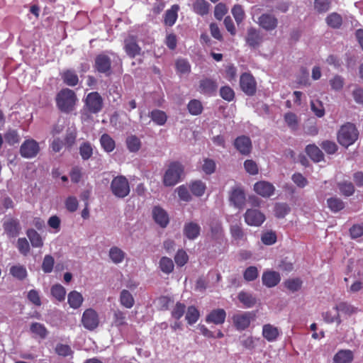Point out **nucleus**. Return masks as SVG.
I'll return each mask as SVG.
<instances>
[{"mask_svg":"<svg viewBox=\"0 0 363 363\" xmlns=\"http://www.w3.org/2000/svg\"><path fill=\"white\" fill-rule=\"evenodd\" d=\"M184 177V167L179 162H171L164 174L163 184L166 186H172L179 183Z\"/></svg>","mask_w":363,"mask_h":363,"instance_id":"1","label":"nucleus"},{"mask_svg":"<svg viewBox=\"0 0 363 363\" xmlns=\"http://www.w3.org/2000/svg\"><path fill=\"white\" fill-rule=\"evenodd\" d=\"M76 101V94L69 89H62L56 96V104L58 108L65 113H69L73 111Z\"/></svg>","mask_w":363,"mask_h":363,"instance_id":"2","label":"nucleus"},{"mask_svg":"<svg viewBox=\"0 0 363 363\" xmlns=\"http://www.w3.org/2000/svg\"><path fill=\"white\" fill-rule=\"evenodd\" d=\"M358 135L354 125L347 123L343 125L338 131L337 140L341 145L347 147L357 140Z\"/></svg>","mask_w":363,"mask_h":363,"instance_id":"3","label":"nucleus"},{"mask_svg":"<svg viewBox=\"0 0 363 363\" xmlns=\"http://www.w3.org/2000/svg\"><path fill=\"white\" fill-rule=\"evenodd\" d=\"M110 189L112 194L118 199L126 197L130 191L127 178L122 175L117 176L112 179Z\"/></svg>","mask_w":363,"mask_h":363,"instance_id":"4","label":"nucleus"},{"mask_svg":"<svg viewBox=\"0 0 363 363\" xmlns=\"http://www.w3.org/2000/svg\"><path fill=\"white\" fill-rule=\"evenodd\" d=\"M82 324L88 330H94L99 325L98 313L93 308L86 309L82 316Z\"/></svg>","mask_w":363,"mask_h":363,"instance_id":"5","label":"nucleus"},{"mask_svg":"<svg viewBox=\"0 0 363 363\" xmlns=\"http://www.w3.org/2000/svg\"><path fill=\"white\" fill-rule=\"evenodd\" d=\"M245 222L250 226L259 227L265 221V215L257 208H249L244 214Z\"/></svg>","mask_w":363,"mask_h":363,"instance_id":"6","label":"nucleus"},{"mask_svg":"<svg viewBox=\"0 0 363 363\" xmlns=\"http://www.w3.org/2000/svg\"><path fill=\"white\" fill-rule=\"evenodd\" d=\"M39 151V144L33 139L26 140L20 147L21 155L27 159L35 157Z\"/></svg>","mask_w":363,"mask_h":363,"instance_id":"7","label":"nucleus"},{"mask_svg":"<svg viewBox=\"0 0 363 363\" xmlns=\"http://www.w3.org/2000/svg\"><path fill=\"white\" fill-rule=\"evenodd\" d=\"M253 314L249 311H240L233 316V322L238 330L247 329L253 319Z\"/></svg>","mask_w":363,"mask_h":363,"instance_id":"8","label":"nucleus"},{"mask_svg":"<svg viewBox=\"0 0 363 363\" xmlns=\"http://www.w3.org/2000/svg\"><path fill=\"white\" fill-rule=\"evenodd\" d=\"M240 86L242 91L248 96H253L257 90L255 78L249 73H243L240 76Z\"/></svg>","mask_w":363,"mask_h":363,"instance_id":"9","label":"nucleus"},{"mask_svg":"<svg viewBox=\"0 0 363 363\" xmlns=\"http://www.w3.org/2000/svg\"><path fill=\"white\" fill-rule=\"evenodd\" d=\"M245 41L247 45L250 48H258L263 42V35L257 28L250 27L247 30Z\"/></svg>","mask_w":363,"mask_h":363,"instance_id":"10","label":"nucleus"},{"mask_svg":"<svg viewBox=\"0 0 363 363\" xmlns=\"http://www.w3.org/2000/svg\"><path fill=\"white\" fill-rule=\"evenodd\" d=\"M94 68L100 73L109 75L111 72V61L110 57L104 54L97 55L94 61Z\"/></svg>","mask_w":363,"mask_h":363,"instance_id":"11","label":"nucleus"},{"mask_svg":"<svg viewBox=\"0 0 363 363\" xmlns=\"http://www.w3.org/2000/svg\"><path fill=\"white\" fill-rule=\"evenodd\" d=\"M85 104L89 111L93 113H96L101 111L102 108L103 100L99 93L91 92L87 95Z\"/></svg>","mask_w":363,"mask_h":363,"instance_id":"12","label":"nucleus"},{"mask_svg":"<svg viewBox=\"0 0 363 363\" xmlns=\"http://www.w3.org/2000/svg\"><path fill=\"white\" fill-rule=\"evenodd\" d=\"M245 192L240 187L236 186L232 189L229 196V201L233 206L237 208L242 209L245 206Z\"/></svg>","mask_w":363,"mask_h":363,"instance_id":"13","label":"nucleus"},{"mask_svg":"<svg viewBox=\"0 0 363 363\" xmlns=\"http://www.w3.org/2000/svg\"><path fill=\"white\" fill-rule=\"evenodd\" d=\"M257 23L266 31H272L277 27L278 19L272 14L263 13L258 18Z\"/></svg>","mask_w":363,"mask_h":363,"instance_id":"14","label":"nucleus"},{"mask_svg":"<svg viewBox=\"0 0 363 363\" xmlns=\"http://www.w3.org/2000/svg\"><path fill=\"white\" fill-rule=\"evenodd\" d=\"M218 89L217 82L211 78H204L200 80L198 91L204 95L213 96Z\"/></svg>","mask_w":363,"mask_h":363,"instance_id":"15","label":"nucleus"},{"mask_svg":"<svg viewBox=\"0 0 363 363\" xmlns=\"http://www.w3.org/2000/svg\"><path fill=\"white\" fill-rule=\"evenodd\" d=\"M254 191L262 197L272 196L275 191L274 186L267 181H259L254 184Z\"/></svg>","mask_w":363,"mask_h":363,"instance_id":"16","label":"nucleus"},{"mask_svg":"<svg viewBox=\"0 0 363 363\" xmlns=\"http://www.w3.org/2000/svg\"><path fill=\"white\" fill-rule=\"evenodd\" d=\"M262 334L264 339L269 342H272L278 339L281 334V331L279 328L268 323L262 326Z\"/></svg>","mask_w":363,"mask_h":363,"instance_id":"17","label":"nucleus"},{"mask_svg":"<svg viewBox=\"0 0 363 363\" xmlns=\"http://www.w3.org/2000/svg\"><path fill=\"white\" fill-rule=\"evenodd\" d=\"M226 318V312L223 308L214 309L206 317L207 323H213L215 325L223 324Z\"/></svg>","mask_w":363,"mask_h":363,"instance_id":"18","label":"nucleus"},{"mask_svg":"<svg viewBox=\"0 0 363 363\" xmlns=\"http://www.w3.org/2000/svg\"><path fill=\"white\" fill-rule=\"evenodd\" d=\"M262 284L268 288H272L277 286L280 280L281 277L279 273L274 271H266L263 273L262 277Z\"/></svg>","mask_w":363,"mask_h":363,"instance_id":"19","label":"nucleus"},{"mask_svg":"<svg viewBox=\"0 0 363 363\" xmlns=\"http://www.w3.org/2000/svg\"><path fill=\"white\" fill-rule=\"evenodd\" d=\"M235 148L242 155H248L252 149V143L247 136L238 137L234 143Z\"/></svg>","mask_w":363,"mask_h":363,"instance_id":"20","label":"nucleus"},{"mask_svg":"<svg viewBox=\"0 0 363 363\" xmlns=\"http://www.w3.org/2000/svg\"><path fill=\"white\" fill-rule=\"evenodd\" d=\"M3 227L7 235L10 238L16 237L21 230L19 222L14 218L6 220L4 223Z\"/></svg>","mask_w":363,"mask_h":363,"instance_id":"21","label":"nucleus"},{"mask_svg":"<svg viewBox=\"0 0 363 363\" xmlns=\"http://www.w3.org/2000/svg\"><path fill=\"white\" fill-rule=\"evenodd\" d=\"M152 216L155 221L162 228H164L169 223V218L166 211L159 206H155L152 210Z\"/></svg>","mask_w":363,"mask_h":363,"instance_id":"22","label":"nucleus"},{"mask_svg":"<svg viewBox=\"0 0 363 363\" xmlns=\"http://www.w3.org/2000/svg\"><path fill=\"white\" fill-rule=\"evenodd\" d=\"M108 257L113 263L119 264L124 261L126 253L120 247L113 246L109 249Z\"/></svg>","mask_w":363,"mask_h":363,"instance_id":"23","label":"nucleus"},{"mask_svg":"<svg viewBox=\"0 0 363 363\" xmlns=\"http://www.w3.org/2000/svg\"><path fill=\"white\" fill-rule=\"evenodd\" d=\"M179 10V5L174 4L169 9L166 11L164 17V23L166 26H172L175 23L178 18Z\"/></svg>","mask_w":363,"mask_h":363,"instance_id":"24","label":"nucleus"},{"mask_svg":"<svg viewBox=\"0 0 363 363\" xmlns=\"http://www.w3.org/2000/svg\"><path fill=\"white\" fill-rule=\"evenodd\" d=\"M64 83L69 86H74L79 82V77L74 70L67 69L60 73Z\"/></svg>","mask_w":363,"mask_h":363,"instance_id":"25","label":"nucleus"},{"mask_svg":"<svg viewBox=\"0 0 363 363\" xmlns=\"http://www.w3.org/2000/svg\"><path fill=\"white\" fill-rule=\"evenodd\" d=\"M354 359L353 352L350 350H341L333 357L335 363H352Z\"/></svg>","mask_w":363,"mask_h":363,"instance_id":"26","label":"nucleus"},{"mask_svg":"<svg viewBox=\"0 0 363 363\" xmlns=\"http://www.w3.org/2000/svg\"><path fill=\"white\" fill-rule=\"evenodd\" d=\"M201 228L195 223L191 222L184 225V233L189 240L196 239L200 234Z\"/></svg>","mask_w":363,"mask_h":363,"instance_id":"27","label":"nucleus"},{"mask_svg":"<svg viewBox=\"0 0 363 363\" xmlns=\"http://www.w3.org/2000/svg\"><path fill=\"white\" fill-rule=\"evenodd\" d=\"M125 50L128 56L134 57L137 55H139L140 48L134 38H129L125 40Z\"/></svg>","mask_w":363,"mask_h":363,"instance_id":"28","label":"nucleus"},{"mask_svg":"<svg viewBox=\"0 0 363 363\" xmlns=\"http://www.w3.org/2000/svg\"><path fill=\"white\" fill-rule=\"evenodd\" d=\"M67 301L71 308L77 309L82 306L84 298L79 292L72 291L68 294Z\"/></svg>","mask_w":363,"mask_h":363,"instance_id":"29","label":"nucleus"},{"mask_svg":"<svg viewBox=\"0 0 363 363\" xmlns=\"http://www.w3.org/2000/svg\"><path fill=\"white\" fill-rule=\"evenodd\" d=\"M238 300L243 304L245 308H252L256 303V298L248 292L240 291L238 296Z\"/></svg>","mask_w":363,"mask_h":363,"instance_id":"30","label":"nucleus"},{"mask_svg":"<svg viewBox=\"0 0 363 363\" xmlns=\"http://www.w3.org/2000/svg\"><path fill=\"white\" fill-rule=\"evenodd\" d=\"M209 6L206 0H196L192 4V9L196 13L204 16L208 13Z\"/></svg>","mask_w":363,"mask_h":363,"instance_id":"31","label":"nucleus"},{"mask_svg":"<svg viewBox=\"0 0 363 363\" xmlns=\"http://www.w3.org/2000/svg\"><path fill=\"white\" fill-rule=\"evenodd\" d=\"M307 155L315 162H320L323 158L322 151L315 145H308L306 147Z\"/></svg>","mask_w":363,"mask_h":363,"instance_id":"32","label":"nucleus"},{"mask_svg":"<svg viewBox=\"0 0 363 363\" xmlns=\"http://www.w3.org/2000/svg\"><path fill=\"white\" fill-rule=\"evenodd\" d=\"M26 235L33 247H41L43 245V240L40 235L33 229H28Z\"/></svg>","mask_w":363,"mask_h":363,"instance_id":"33","label":"nucleus"},{"mask_svg":"<svg viewBox=\"0 0 363 363\" xmlns=\"http://www.w3.org/2000/svg\"><path fill=\"white\" fill-rule=\"evenodd\" d=\"M322 317L324 321L328 323H336L337 325H340L342 323V319L338 311L333 308V310L323 313Z\"/></svg>","mask_w":363,"mask_h":363,"instance_id":"34","label":"nucleus"},{"mask_svg":"<svg viewBox=\"0 0 363 363\" xmlns=\"http://www.w3.org/2000/svg\"><path fill=\"white\" fill-rule=\"evenodd\" d=\"M334 310H337L338 313H342L347 315H351L358 311V308L346 302H340L333 307Z\"/></svg>","mask_w":363,"mask_h":363,"instance_id":"35","label":"nucleus"},{"mask_svg":"<svg viewBox=\"0 0 363 363\" xmlns=\"http://www.w3.org/2000/svg\"><path fill=\"white\" fill-rule=\"evenodd\" d=\"M127 324L125 313L121 310H116L113 313L111 326L120 328L121 326Z\"/></svg>","mask_w":363,"mask_h":363,"instance_id":"36","label":"nucleus"},{"mask_svg":"<svg viewBox=\"0 0 363 363\" xmlns=\"http://www.w3.org/2000/svg\"><path fill=\"white\" fill-rule=\"evenodd\" d=\"M120 303L126 308H131L133 306L135 301L129 291L125 289L121 291L120 294Z\"/></svg>","mask_w":363,"mask_h":363,"instance_id":"37","label":"nucleus"},{"mask_svg":"<svg viewBox=\"0 0 363 363\" xmlns=\"http://www.w3.org/2000/svg\"><path fill=\"white\" fill-rule=\"evenodd\" d=\"M100 143L104 150L106 152H111L113 151L116 147L115 141L108 134H103L101 136Z\"/></svg>","mask_w":363,"mask_h":363,"instance_id":"38","label":"nucleus"},{"mask_svg":"<svg viewBox=\"0 0 363 363\" xmlns=\"http://www.w3.org/2000/svg\"><path fill=\"white\" fill-rule=\"evenodd\" d=\"M30 330L35 336L39 337L41 339H45L48 334V331L45 325L40 323H33L30 325Z\"/></svg>","mask_w":363,"mask_h":363,"instance_id":"39","label":"nucleus"},{"mask_svg":"<svg viewBox=\"0 0 363 363\" xmlns=\"http://www.w3.org/2000/svg\"><path fill=\"white\" fill-rule=\"evenodd\" d=\"M206 188V184L201 180H196L189 184V189L196 196H203Z\"/></svg>","mask_w":363,"mask_h":363,"instance_id":"40","label":"nucleus"},{"mask_svg":"<svg viewBox=\"0 0 363 363\" xmlns=\"http://www.w3.org/2000/svg\"><path fill=\"white\" fill-rule=\"evenodd\" d=\"M126 146L130 152H136L141 147L140 140L135 135H130L126 138Z\"/></svg>","mask_w":363,"mask_h":363,"instance_id":"41","label":"nucleus"},{"mask_svg":"<svg viewBox=\"0 0 363 363\" xmlns=\"http://www.w3.org/2000/svg\"><path fill=\"white\" fill-rule=\"evenodd\" d=\"M150 117L158 125H163L167 118L166 113L160 110H153L150 112Z\"/></svg>","mask_w":363,"mask_h":363,"instance_id":"42","label":"nucleus"},{"mask_svg":"<svg viewBox=\"0 0 363 363\" xmlns=\"http://www.w3.org/2000/svg\"><path fill=\"white\" fill-rule=\"evenodd\" d=\"M328 208L334 213L338 212L344 208L345 203L339 198L332 197L327 200Z\"/></svg>","mask_w":363,"mask_h":363,"instance_id":"43","label":"nucleus"},{"mask_svg":"<svg viewBox=\"0 0 363 363\" xmlns=\"http://www.w3.org/2000/svg\"><path fill=\"white\" fill-rule=\"evenodd\" d=\"M327 24L333 28H338L342 23V16L337 13H332L325 19Z\"/></svg>","mask_w":363,"mask_h":363,"instance_id":"44","label":"nucleus"},{"mask_svg":"<svg viewBox=\"0 0 363 363\" xmlns=\"http://www.w3.org/2000/svg\"><path fill=\"white\" fill-rule=\"evenodd\" d=\"M160 269L167 274H170L174 269L173 261L167 257H162L159 262Z\"/></svg>","mask_w":363,"mask_h":363,"instance_id":"45","label":"nucleus"},{"mask_svg":"<svg viewBox=\"0 0 363 363\" xmlns=\"http://www.w3.org/2000/svg\"><path fill=\"white\" fill-rule=\"evenodd\" d=\"M11 274L15 278L23 280L27 277V270L23 265H15L10 269Z\"/></svg>","mask_w":363,"mask_h":363,"instance_id":"46","label":"nucleus"},{"mask_svg":"<svg viewBox=\"0 0 363 363\" xmlns=\"http://www.w3.org/2000/svg\"><path fill=\"white\" fill-rule=\"evenodd\" d=\"M189 112L194 116H198L203 111V106L200 101L197 99L191 100L187 106Z\"/></svg>","mask_w":363,"mask_h":363,"instance_id":"47","label":"nucleus"},{"mask_svg":"<svg viewBox=\"0 0 363 363\" xmlns=\"http://www.w3.org/2000/svg\"><path fill=\"white\" fill-rule=\"evenodd\" d=\"M4 140L10 145H13L20 142L21 138L16 130H9L4 134Z\"/></svg>","mask_w":363,"mask_h":363,"instance_id":"48","label":"nucleus"},{"mask_svg":"<svg viewBox=\"0 0 363 363\" xmlns=\"http://www.w3.org/2000/svg\"><path fill=\"white\" fill-rule=\"evenodd\" d=\"M199 312L194 306L188 308L185 318L189 325L195 323L199 318Z\"/></svg>","mask_w":363,"mask_h":363,"instance_id":"49","label":"nucleus"},{"mask_svg":"<svg viewBox=\"0 0 363 363\" xmlns=\"http://www.w3.org/2000/svg\"><path fill=\"white\" fill-rule=\"evenodd\" d=\"M51 294L57 301H62L65 300L66 291L60 284H55L51 288Z\"/></svg>","mask_w":363,"mask_h":363,"instance_id":"50","label":"nucleus"},{"mask_svg":"<svg viewBox=\"0 0 363 363\" xmlns=\"http://www.w3.org/2000/svg\"><path fill=\"white\" fill-rule=\"evenodd\" d=\"M339 189L345 196H352L354 192V185L350 182H342L338 184Z\"/></svg>","mask_w":363,"mask_h":363,"instance_id":"51","label":"nucleus"},{"mask_svg":"<svg viewBox=\"0 0 363 363\" xmlns=\"http://www.w3.org/2000/svg\"><path fill=\"white\" fill-rule=\"evenodd\" d=\"M223 228L220 223H216L211 227V236L213 239L218 240L219 242L223 239Z\"/></svg>","mask_w":363,"mask_h":363,"instance_id":"52","label":"nucleus"},{"mask_svg":"<svg viewBox=\"0 0 363 363\" xmlns=\"http://www.w3.org/2000/svg\"><path fill=\"white\" fill-rule=\"evenodd\" d=\"M232 14L238 24H240L245 18V14L242 6L235 4L232 10Z\"/></svg>","mask_w":363,"mask_h":363,"instance_id":"53","label":"nucleus"},{"mask_svg":"<svg viewBox=\"0 0 363 363\" xmlns=\"http://www.w3.org/2000/svg\"><path fill=\"white\" fill-rule=\"evenodd\" d=\"M79 153L83 160H89L93 154V148L90 143H84L80 145Z\"/></svg>","mask_w":363,"mask_h":363,"instance_id":"54","label":"nucleus"},{"mask_svg":"<svg viewBox=\"0 0 363 363\" xmlns=\"http://www.w3.org/2000/svg\"><path fill=\"white\" fill-rule=\"evenodd\" d=\"M55 352L62 357L72 356L73 351L68 345L58 343L55 348Z\"/></svg>","mask_w":363,"mask_h":363,"instance_id":"55","label":"nucleus"},{"mask_svg":"<svg viewBox=\"0 0 363 363\" xmlns=\"http://www.w3.org/2000/svg\"><path fill=\"white\" fill-rule=\"evenodd\" d=\"M176 191L178 194V196L180 199V200L189 202L191 201L192 196L189 193V191L188 188L182 185L177 188Z\"/></svg>","mask_w":363,"mask_h":363,"instance_id":"56","label":"nucleus"},{"mask_svg":"<svg viewBox=\"0 0 363 363\" xmlns=\"http://www.w3.org/2000/svg\"><path fill=\"white\" fill-rule=\"evenodd\" d=\"M330 3V0H315V10L318 13H325L329 10Z\"/></svg>","mask_w":363,"mask_h":363,"instance_id":"57","label":"nucleus"},{"mask_svg":"<svg viewBox=\"0 0 363 363\" xmlns=\"http://www.w3.org/2000/svg\"><path fill=\"white\" fill-rule=\"evenodd\" d=\"M77 137V132L74 128H69L67 130L66 135L65 138V145L67 147H71L75 143Z\"/></svg>","mask_w":363,"mask_h":363,"instance_id":"58","label":"nucleus"},{"mask_svg":"<svg viewBox=\"0 0 363 363\" xmlns=\"http://www.w3.org/2000/svg\"><path fill=\"white\" fill-rule=\"evenodd\" d=\"M290 211L286 203H277L274 207V214L277 218H284Z\"/></svg>","mask_w":363,"mask_h":363,"instance_id":"59","label":"nucleus"},{"mask_svg":"<svg viewBox=\"0 0 363 363\" xmlns=\"http://www.w3.org/2000/svg\"><path fill=\"white\" fill-rule=\"evenodd\" d=\"M284 121L288 126L294 130L298 126V118L295 113L292 112H288L284 115Z\"/></svg>","mask_w":363,"mask_h":363,"instance_id":"60","label":"nucleus"},{"mask_svg":"<svg viewBox=\"0 0 363 363\" xmlns=\"http://www.w3.org/2000/svg\"><path fill=\"white\" fill-rule=\"evenodd\" d=\"M220 95L224 100L228 101H231L235 98L234 91L228 86H225L220 88Z\"/></svg>","mask_w":363,"mask_h":363,"instance_id":"61","label":"nucleus"},{"mask_svg":"<svg viewBox=\"0 0 363 363\" xmlns=\"http://www.w3.org/2000/svg\"><path fill=\"white\" fill-rule=\"evenodd\" d=\"M244 279L247 281L256 279L258 277V270L256 267L251 266L247 267L243 274Z\"/></svg>","mask_w":363,"mask_h":363,"instance_id":"62","label":"nucleus"},{"mask_svg":"<svg viewBox=\"0 0 363 363\" xmlns=\"http://www.w3.org/2000/svg\"><path fill=\"white\" fill-rule=\"evenodd\" d=\"M261 240L266 245H272L276 242L277 235L272 231H267L262 233Z\"/></svg>","mask_w":363,"mask_h":363,"instance_id":"63","label":"nucleus"},{"mask_svg":"<svg viewBox=\"0 0 363 363\" xmlns=\"http://www.w3.org/2000/svg\"><path fill=\"white\" fill-rule=\"evenodd\" d=\"M350 234L352 239H357L363 235V223L353 225L350 229Z\"/></svg>","mask_w":363,"mask_h":363,"instance_id":"64","label":"nucleus"}]
</instances>
